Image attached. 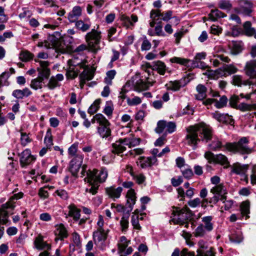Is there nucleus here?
I'll list each match as a JSON object with an SVG mask.
<instances>
[{
    "mask_svg": "<svg viewBox=\"0 0 256 256\" xmlns=\"http://www.w3.org/2000/svg\"><path fill=\"white\" fill-rule=\"evenodd\" d=\"M188 134L186 138V143L196 148L198 142L200 140L208 142L212 140L208 144L210 148L213 150H220L221 148H225V144L223 145L221 141L218 138L213 136L212 128L205 124L200 123L191 126L187 128Z\"/></svg>",
    "mask_w": 256,
    "mask_h": 256,
    "instance_id": "nucleus-1",
    "label": "nucleus"
},
{
    "mask_svg": "<svg viewBox=\"0 0 256 256\" xmlns=\"http://www.w3.org/2000/svg\"><path fill=\"white\" fill-rule=\"evenodd\" d=\"M86 168V165H83L80 172L81 177L86 176L84 178V181L88 184L85 192L94 195L98 192V190L100 186L98 183L104 182L106 181L108 176V172L107 170L104 168H101L100 170L96 169L87 170Z\"/></svg>",
    "mask_w": 256,
    "mask_h": 256,
    "instance_id": "nucleus-2",
    "label": "nucleus"
},
{
    "mask_svg": "<svg viewBox=\"0 0 256 256\" xmlns=\"http://www.w3.org/2000/svg\"><path fill=\"white\" fill-rule=\"evenodd\" d=\"M72 62V64H70V66L68 71V76L72 78H74L78 76L80 70L76 66H78L80 68L84 69L80 75V86L82 88L86 81H89L93 78L94 75L89 70L86 68V66L84 62L76 63L74 61H69L70 63Z\"/></svg>",
    "mask_w": 256,
    "mask_h": 256,
    "instance_id": "nucleus-3",
    "label": "nucleus"
},
{
    "mask_svg": "<svg viewBox=\"0 0 256 256\" xmlns=\"http://www.w3.org/2000/svg\"><path fill=\"white\" fill-rule=\"evenodd\" d=\"M249 140L246 137H242L236 142H226L225 148L234 153L242 154H250L253 152V149L248 146Z\"/></svg>",
    "mask_w": 256,
    "mask_h": 256,
    "instance_id": "nucleus-4",
    "label": "nucleus"
},
{
    "mask_svg": "<svg viewBox=\"0 0 256 256\" xmlns=\"http://www.w3.org/2000/svg\"><path fill=\"white\" fill-rule=\"evenodd\" d=\"M172 213V222L174 224L182 225L192 216V212L189 208L184 206L182 209L178 208H174Z\"/></svg>",
    "mask_w": 256,
    "mask_h": 256,
    "instance_id": "nucleus-5",
    "label": "nucleus"
},
{
    "mask_svg": "<svg viewBox=\"0 0 256 256\" xmlns=\"http://www.w3.org/2000/svg\"><path fill=\"white\" fill-rule=\"evenodd\" d=\"M40 67L38 68V76L33 80V89L38 90L42 87V81L44 78H48L50 74V70L48 68L49 62L47 61L39 62Z\"/></svg>",
    "mask_w": 256,
    "mask_h": 256,
    "instance_id": "nucleus-6",
    "label": "nucleus"
},
{
    "mask_svg": "<svg viewBox=\"0 0 256 256\" xmlns=\"http://www.w3.org/2000/svg\"><path fill=\"white\" fill-rule=\"evenodd\" d=\"M101 32L94 29L88 32L86 36V40L89 49L94 52H96L100 49L99 44L101 39Z\"/></svg>",
    "mask_w": 256,
    "mask_h": 256,
    "instance_id": "nucleus-7",
    "label": "nucleus"
},
{
    "mask_svg": "<svg viewBox=\"0 0 256 256\" xmlns=\"http://www.w3.org/2000/svg\"><path fill=\"white\" fill-rule=\"evenodd\" d=\"M14 205L11 204L10 202H8L6 203L3 204L0 208V224H6L8 222L7 218L8 214H12L11 212L14 208ZM4 227L0 226V238L4 234Z\"/></svg>",
    "mask_w": 256,
    "mask_h": 256,
    "instance_id": "nucleus-8",
    "label": "nucleus"
},
{
    "mask_svg": "<svg viewBox=\"0 0 256 256\" xmlns=\"http://www.w3.org/2000/svg\"><path fill=\"white\" fill-rule=\"evenodd\" d=\"M254 4L250 0H241L239 2V6L234 9L236 12L244 16H250L252 12Z\"/></svg>",
    "mask_w": 256,
    "mask_h": 256,
    "instance_id": "nucleus-9",
    "label": "nucleus"
},
{
    "mask_svg": "<svg viewBox=\"0 0 256 256\" xmlns=\"http://www.w3.org/2000/svg\"><path fill=\"white\" fill-rule=\"evenodd\" d=\"M84 157L82 154L74 156L70 162L69 170L74 176H77L80 168L82 166Z\"/></svg>",
    "mask_w": 256,
    "mask_h": 256,
    "instance_id": "nucleus-10",
    "label": "nucleus"
},
{
    "mask_svg": "<svg viewBox=\"0 0 256 256\" xmlns=\"http://www.w3.org/2000/svg\"><path fill=\"white\" fill-rule=\"evenodd\" d=\"M108 230H96L93 232L92 238L94 244L100 249L104 248V244L108 237Z\"/></svg>",
    "mask_w": 256,
    "mask_h": 256,
    "instance_id": "nucleus-11",
    "label": "nucleus"
},
{
    "mask_svg": "<svg viewBox=\"0 0 256 256\" xmlns=\"http://www.w3.org/2000/svg\"><path fill=\"white\" fill-rule=\"evenodd\" d=\"M34 246L38 250H44V252L40 254L39 256H48L50 253L48 250L51 249V246L44 242L43 240V236L41 235H38L35 239Z\"/></svg>",
    "mask_w": 256,
    "mask_h": 256,
    "instance_id": "nucleus-12",
    "label": "nucleus"
},
{
    "mask_svg": "<svg viewBox=\"0 0 256 256\" xmlns=\"http://www.w3.org/2000/svg\"><path fill=\"white\" fill-rule=\"evenodd\" d=\"M52 39H55V38L52 37ZM40 48H55L58 50H60L62 53H64L66 52V50L65 48L62 46H61V44H60L59 40H54V42H52V44L46 40H42L40 42H38L36 44Z\"/></svg>",
    "mask_w": 256,
    "mask_h": 256,
    "instance_id": "nucleus-13",
    "label": "nucleus"
},
{
    "mask_svg": "<svg viewBox=\"0 0 256 256\" xmlns=\"http://www.w3.org/2000/svg\"><path fill=\"white\" fill-rule=\"evenodd\" d=\"M148 68H152L153 70L158 72L160 75H164L167 70L166 64L160 60L153 62L151 64H147Z\"/></svg>",
    "mask_w": 256,
    "mask_h": 256,
    "instance_id": "nucleus-14",
    "label": "nucleus"
},
{
    "mask_svg": "<svg viewBox=\"0 0 256 256\" xmlns=\"http://www.w3.org/2000/svg\"><path fill=\"white\" fill-rule=\"evenodd\" d=\"M126 205L127 206L128 208L127 212L128 214L132 210L133 206L135 204L136 202V194L133 189L130 188L126 194Z\"/></svg>",
    "mask_w": 256,
    "mask_h": 256,
    "instance_id": "nucleus-15",
    "label": "nucleus"
},
{
    "mask_svg": "<svg viewBox=\"0 0 256 256\" xmlns=\"http://www.w3.org/2000/svg\"><path fill=\"white\" fill-rule=\"evenodd\" d=\"M55 228L54 234L56 236L55 238L56 241L63 240L68 236V230L62 224L56 225Z\"/></svg>",
    "mask_w": 256,
    "mask_h": 256,
    "instance_id": "nucleus-16",
    "label": "nucleus"
},
{
    "mask_svg": "<svg viewBox=\"0 0 256 256\" xmlns=\"http://www.w3.org/2000/svg\"><path fill=\"white\" fill-rule=\"evenodd\" d=\"M138 163L142 168L151 167L154 165L158 164V159L155 157H144L141 156L139 158Z\"/></svg>",
    "mask_w": 256,
    "mask_h": 256,
    "instance_id": "nucleus-17",
    "label": "nucleus"
},
{
    "mask_svg": "<svg viewBox=\"0 0 256 256\" xmlns=\"http://www.w3.org/2000/svg\"><path fill=\"white\" fill-rule=\"evenodd\" d=\"M232 84L238 86H241L242 85H256V79L243 80L242 76L235 75L232 77Z\"/></svg>",
    "mask_w": 256,
    "mask_h": 256,
    "instance_id": "nucleus-18",
    "label": "nucleus"
},
{
    "mask_svg": "<svg viewBox=\"0 0 256 256\" xmlns=\"http://www.w3.org/2000/svg\"><path fill=\"white\" fill-rule=\"evenodd\" d=\"M244 70L246 74L254 78L256 76V60H252L248 61L245 65Z\"/></svg>",
    "mask_w": 256,
    "mask_h": 256,
    "instance_id": "nucleus-19",
    "label": "nucleus"
},
{
    "mask_svg": "<svg viewBox=\"0 0 256 256\" xmlns=\"http://www.w3.org/2000/svg\"><path fill=\"white\" fill-rule=\"evenodd\" d=\"M238 68L233 64H226L216 70V72L222 76H226L236 73Z\"/></svg>",
    "mask_w": 256,
    "mask_h": 256,
    "instance_id": "nucleus-20",
    "label": "nucleus"
},
{
    "mask_svg": "<svg viewBox=\"0 0 256 256\" xmlns=\"http://www.w3.org/2000/svg\"><path fill=\"white\" fill-rule=\"evenodd\" d=\"M110 123L107 120V122L104 124H100L97 128L98 132L102 138H108L110 135L111 130L110 128Z\"/></svg>",
    "mask_w": 256,
    "mask_h": 256,
    "instance_id": "nucleus-21",
    "label": "nucleus"
},
{
    "mask_svg": "<svg viewBox=\"0 0 256 256\" xmlns=\"http://www.w3.org/2000/svg\"><path fill=\"white\" fill-rule=\"evenodd\" d=\"M106 192L108 196L112 198H118L120 197L122 190V187L115 188L114 186H110L106 188Z\"/></svg>",
    "mask_w": 256,
    "mask_h": 256,
    "instance_id": "nucleus-22",
    "label": "nucleus"
},
{
    "mask_svg": "<svg viewBox=\"0 0 256 256\" xmlns=\"http://www.w3.org/2000/svg\"><path fill=\"white\" fill-rule=\"evenodd\" d=\"M82 14V9L79 6L74 7L72 10L68 14V18L70 22H76L78 17Z\"/></svg>",
    "mask_w": 256,
    "mask_h": 256,
    "instance_id": "nucleus-23",
    "label": "nucleus"
},
{
    "mask_svg": "<svg viewBox=\"0 0 256 256\" xmlns=\"http://www.w3.org/2000/svg\"><path fill=\"white\" fill-rule=\"evenodd\" d=\"M125 146L126 145L124 144V139H120L118 141H116L115 143L112 144V152L116 154L122 153L126 150Z\"/></svg>",
    "mask_w": 256,
    "mask_h": 256,
    "instance_id": "nucleus-24",
    "label": "nucleus"
},
{
    "mask_svg": "<svg viewBox=\"0 0 256 256\" xmlns=\"http://www.w3.org/2000/svg\"><path fill=\"white\" fill-rule=\"evenodd\" d=\"M232 172L237 174H244L248 169V165L240 164L239 163L233 164L232 166Z\"/></svg>",
    "mask_w": 256,
    "mask_h": 256,
    "instance_id": "nucleus-25",
    "label": "nucleus"
},
{
    "mask_svg": "<svg viewBox=\"0 0 256 256\" xmlns=\"http://www.w3.org/2000/svg\"><path fill=\"white\" fill-rule=\"evenodd\" d=\"M64 80V76L62 74H58L56 76H52L50 78L48 84L49 88L52 90L57 86H59L58 82Z\"/></svg>",
    "mask_w": 256,
    "mask_h": 256,
    "instance_id": "nucleus-26",
    "label": "nucleus"
},
{
    "mask_svg": "<svg viewBox=\"0 0 256 256\" xmlns=\"http://www.w3.org/2000/svg\"><path fill=\"white\" fill-rule=\"evenodd\" d=\"M130 242V241L128 240L126 236H121L117 244L118 253L121 254L124 252L125 250Z\"/></svg>",
    "mask_w": 256,
    "mask_h": 256,
    "instance_id": "nucleus-27",
    "label": "nucleus"
},
{
    "mask_svg": "<svg viewBox=\"0 0 256 256\" xmlns=\"http://www.w3.org/2000/svg\"><path fill=\"white\" fill-rule=\"evenodd\" d=\"M90 26L91 22L88 18L84 19V20H80L76 22V26L82 32L88 30Z\"/></svg>",
    "mask_w": 256,
    "mask_h": 256,
    "instance_id": "nucleus-28",
    "label": "nucleus"
},
{
    "mask_svg": "<svg viewBox=\"0 0 256 256\" xmlns=\"http://www.w3.org/2000/svg\"><path fill=\"white\" fill-rule=\"evenodd\" d=\"M32 162V156L30 150H25L22 154L20 158V162L22 166H24L30 164Z\"/></svg>",
    "mask_w": 256,
    "mask_h": 256,
    "instance_id": "nucleus-29",
    "label": "nucleus"
},
{
    "mask_svg": "<svg viewBox=\"0 0 256 256\" xmlns=\"http://www.w3.org/2000/svg\"><path fill=\"white\" fill-rule=\"evenodd\" d=\"M244 33L248 36H254L256 38V32L254 28L252 27L250 22L247 21L243 24Z\"/></svg>",
    "mask_w": 256,
    "mask_h": 256,
    "instance_id": "nucleus-30",
    "label": "nucleus"
},
{
    "mask_svg": "<svg viewBox=\"0 0 256 256\" xmlns=\"http://www.w3.org/2000/svg\"><path fill=\"white\" fill-rule=\"evenodd\" d=\"M183 80L170 81L166 84V86L168 90L173 91L178 90L180 88L184 86L183 84Z\"/></svg>",
    "mask_w": 256,
    "mask_h": 256,
    "instance_id": "nucleus-31",
    "label": "nucleus"
},
{
    "mask_svg": "<svg viewBox=\"0 0 256 256\" xmlns=\"http://www.w3.org/2000/svg\"><path fill=\"white\" fill-rule=\"evenodd\" d=\"M196 91L198 94L196 95V98L198 100H204L206 96V87L202 84H199L196 88Z\"/></svg>",
    "mask_w": 256,
    "mask_h": 256,
    "instance_id": "nucleus-32",
    "label": "nucleus"
},
{
    "mask_svg": "<svg viewBox=\"0 0 256 256\" xmlns=\"http://www.w3.org/2000/svg\"><path fill=\"white\" fill-rule=\"evenodd\" d=\"M226 15L218 9L212 10L208 14V18L212 21H216L218 18H224Z\"/></svg>",
    "mask_w": 256,
    "mask_h": 256,
    "instance_id": "nucleus-33",
    "label": "nucleus"
},
{
    "mask_svg": "<svg viewBox=\"0 0 256 256\" xmlns=\"http://www.w3.org/2000/svg\"><path fill=\"white\" fill-rule=\"evenodd\" d=\"M214 163L219 164L224 166V168L230 166L228 158L224 154H218L216 155Z\"/></svg>",
    "mask_w": 256,
    "mask_h": 256,
    "instance_id": "nucleus-34",
    "label": "nucleus"
},
{
    "mask_svg": "<svg viewBox=\"0 0 256 256\" xmlns=\"http://www.w3.org/2000/svg\"><path fill=\"white\" fill-rule=\"evenodd\" d=\"M212 219L211 216H204L202 219L204 224H202L206 230L208 232L212 231L213 229V224L212 222Z\"/></svg>",
    "mask_w": 256,
    "mask_h": 256,
    "instance_id": "nucleus-35",
    "label": "nucleus"
},
{
    "mask_svg": "<svg viewBox=\"0 0 256 256\" xmlns=\"http://www.w3.org/2000/svg\"><path fill=\"white\" fill-rule=\"evenodd\" d=\"M150 18L152 20H154L156 24H160L162 23V19L160 16V10H152L150 12Z\"/></svg>",
    "mask_w": 256,
    "mask_h": 256,
    "instance_id": "nucleus-36",
    "label": "nucleus"
},
{
    "mask_svg": "<svg viewBox=\"0 0 256 256\" xmlns=\"http://www.w3.org/2000/svg\"><path fill=\"white\" fill-rule=\"evenodd\" d=\"M69 209L68 215L73 217L76 220H78L80 218V212L74 204H70L68 207Z\"/></svg>",
    "mask_w": 256,
    "mask_h": 256,
    "instance_id": "nucleus-37",
    "label": "nucleus"
},
{
    "mask_svg": "<svg viewBox=\"0 0 256 256\" xmlns=\"http://www.w3.org/2000/svg\"><path fill=\"white\" fill-rule=\"evenodd\" d=\"M124 144L130 148L140 144V138H124Z\"/></svg>",
    "mask_w": 256,
    "mask_h": 256,
    "instance_id": "nucleus-38",
    "label": "nucleus"
},
{
    "mask_svg": "<svg viewBox=\"0 0 256 256\" xmlns=\"http://www.w3.org/2000/svg\"><path fill=\"white\" fill-rule=\"evenodd\" d=\"M210 192L213 194L218 196H220V194H225L226 193L225 188L222 184L215 186L210 189Z\"/></svg>",
    "mask_w": 256,
    "mask_h": 256,
    "instance_id": "nucleus-39",
    "label": "nucleus"
},
{
    "mask_svg": "<svg viewBox=\"0 0 256 256\" xmlns=\"http://www.w3.org/2000/svg\"><path fill=\"white\" fill-rule=\"evenodd\" d=\"M213 118L221 122H227L230 119V116L228 114H221L216 112L212 114Z\"/></svg>",
    "mask_w": 256,
    "mask_h": 256,
    "instance_id": "nucleus-40",
    "label": "nucleus"
},
{
    "mask_svg": "<svg viewBox=\"0 0 256 256\" xmlns=\"http://www.w3.org/2000/svg\"><path fill=\"white\" fill-rule=\"evenodd\" d=\"M230 46L231 48L230 52L232 54H237L242 50V43L240 42H232Z\"/></svg>",
    "mask_w": 256,
    "mask_h": 256,
    "instance_id": "nucleus-41",
    "label": "nucleus"
},
{
    "mask_svg": "<svg viewBox=\"0 0 256 256\" xmlns=\"http://www.w3.org/2000/svg\"><path fill=\"white\" fill-rule=\"evenodd\" d=\"M172 63H176L180 65L186 66L190 61L189 59L174 56L170 60Z\"/></svg>",
    "mask_w": 256,
    "mask_h": 256,
    "instance_id": "nucleus-42",
    "label": "nucleus"
},
{
    "mask_svg": "<svg viewBox=\"0 0 256 256\" xmlns=\"http://www.w3.org/2000/svg\"><path fill=\"white\" fill-rule=\"evenodd\" d=\"M96 122L100 124H104V122H107V119L100 114H96L92 119L90 123H94Z\"/></svg>",
    "mask_w": 256,
    "mask_h": 256,
    "instance_id": "nucleus-43",
    "label": "nucleus"
},
{
    "mask_svg": "<svg viewBox=\"0 0 256 256\" xmlns=\"http://www.w3.org/2000/svg\"><path fill=\"white\" fill-rule=\"evenodd\" d=\"M148 84H146V82L142 80H140V82L138 81L136 82L134 86V90L136 91L140 92L142 90H147L148 88Z\"/></svg>",
    "mask_w": 256,
    "mask_h": 256,
    "instance_id": "nucleus-44",
    "label": "nucleus"
},
{
    "mask_svg": "<svg viewBox=\"0 0 256 256\" xmlns=\"http://www.w3.org/2000/svg\"><path fill=\"white\" fill-rule=\"evenodd\" d=\"M230 240L236 243L240 242L243 239L242 234L240 231H237L235 233L231 234L230 236Z\"/></svg>",
    "mask_w": 256,
    "mask_h": 256,
    "instance_id": "nucleus-45",
    "label": "nucleus"
},
{
    "mask_svg": "<svg viewBox=\"0 0 256 256\" xmlns=\"http://www.w3.org/2000/svg\"><path fill=\"white\" fill-rule=\"evenodd\" d=\"M206 232L203 224H200L196 228L193 234L196 237H202L206 234Z\"/></svg>",
    "mask_w": 256,
    "mask_h": 256,
    "instance_id": "nucleus-46",
    "label": "nucleus"
},
{
    "mask_svg": "<svg viewBox=\"0 0 256 256\" xmlns=\"http://www.w3.org/2000/svg\"><path fill=\"white\" fill-rule=\"evenodd\" d=\"M214 106L218 108H220L226 106L228 102V98L226 96H222L219 100H214Z\"/></svg>",
    "mask_w": 256,
    "mask_h": 256,
    "instance_id": "nucleus-47",
    "label": "nucleus"
},
{
    "mask_svg": "<svg viewBox=\"0 0 256 256\" xmlns=\"http://www.w3.org/2000/svg\"><path fill=\"white\" fill-rule=\"evenodd\" d=\"M100 100H96L88 109V112L90 114L96 113L100 108Z\"/></svg>",
    "mask_w": 256,
    "mask_h": 256,
    "instance_id": "nucleus-48",
    "label": "nucleus"
},
{
    "mask_svg": "<svg viewBox=\"0 0 256 256\" xmlns=\"http://www.w3.org/2000/svg\"><path fill=\"white\" fill-rule=\"evenodd\" d=\"M218 6L220 8L227 11H230L232 8V4L230 1L228 0H222L220 1Z\"/></svg>",
    "mask_w": 256,
    "mask_h": 256,
    "instance_id": "nucleus-49",
    "label": "nucleus"
},
{
    "mask_svg": "<svg viewBox=\"0 0 256 256\" xmlns=\"http://www.w3.org/2000/svg\"><path fill=\"white\" fill-rule=\"evenodd\" d=\"M106 76L104 78V82L109 85L112 84V80L114 78L116 74V71L115 70H110L106 72Z\"/></svg>",
    "mask_w": 256,
    "mask_h": 256,
    "instance_id": "nucleus-50",
    "label": "nucleus"
},
{
    "mask_svg": "<svg viewBox=\"0 0 256 256\" xmlns=\"http://www.w3.org/2000/svg\"><path fill=\"white\" fill-rule=\"evenodd\" d=\"M166 121L161 120H159L157 123V126L154 130L158 134L162 133L164 129H166Z\"/></svg>",
    "mask_w": 256,
    "mask_h": 256,
    "instance_id": "nucleus-51",
    "label": "nucleus"
},
{
    "mask_svg": "<svg viewBox=\"0 0 256 256\" xmlns=\"http://www.w3.org/2000/svg\"><path fill=\"white\" fill-rule=\"evenodd\" d=\"M44 143L46 144V147L49 149L50 148L51 146L53 144L50 129H48L47 130L46 136L44 138Z\"/></svg>",
    "mask_w": 256,
    "mask_h": 256,
    "instance_id": "nucleus-52",
    "label": "nucleus"
},
{
    "mask_svg": "<svg viewBox=\"0 0 256 256\" xmlns=\"http://www.w3.org/2000/svg\"><path fill=\"white\" fill-rule=\"evenodd\" d=\"M142 100L141 98L138 96H134L132 98H127V104L130 106H136L140 104Z\"/></svg>",
    "mask_w": 256,
    "mask_h": 256,
    "instance_id": "nucleus-53",
    "label": "nucleus"
},
{
    "mask_svg": "<svg viewBox=\"0 0 256 256\" xmlns=\"http://www.w3.org/2000/svg\"><path fill=\"white\" fill-rule=\"evenodd\" d=\"M138 20V16L136 15L132 14L130 18L126 17L125 18V22L126 26L130 28V26H133V22H136Z\"/></svg>",
    "mask_w": 256,
    "mask_h": 256,
    "instance_id": "nucleus-54",
    "label": "nucleus"
},
{
    "mask_svg": "<svg viewBox=\"0 0 256 256\" xmlns=\"http://www.w3.org/2000/svg\"><path fill=\"white\" fill-rule=\"evenodd\" d=\"M220 200V196L214 194L212 197L209 198H204L202 202V206H204L205 202H208L212 204H216Z\"/></svg>",
    "mask_w": 256,
    "mask_h": 256,
    "instance_id": "nucleus-55",
    "label": "nucleus"
},
{
    "mask_svg": "<svg viewBox=\"0 0 256 256\" xmlns=\"http://www.w3.org/2000/svg\"><path fill=\"white\" fill-rule=\"evenodd\" d=\"M120 224L122 228V232H126L127 230L128 227V216H123L121 218L120 221Z\"/></svg>",
    "mask_w": 256,
    "mask_h": 256,
    "instance_id": "nucleus-56",
    "label": "nucleus"
},
{
    "mask_svg": "<svg viewBox=\"0 0 256 256\" xmlns=\"http://www.w3.org/2000/svg\"><path fill=\"white\" fill-rule=\"evenodd\" d=\"M250 203L248 202H243L240 206L241 213L242 215H246L249 213Z\"/></svg>",
    "mask_w": 256,
    "mask_h": 256,
    "instance_id": "nucleus-57",
    "label": "nucleus"
},
{
    "mask_svg": "<svg viewBox=\"0 0 256 256\" xmlns=\"http://www.w3.org/2000/svg\"><path fill=\"white\" fill-rule=\"evenodd\" d=\"M172 15V10H167L163 12L160 11L161 18L164 22H168L170 19H171Z\"/></svg>",
    "mask_w": 256,
    "mask_h": 256,
    "instance_id": "nucleus-58",
    "label": "nucleus"
},
{
    "mask_svg": "<svg viewBox=\"0 0 256 256\" xmlns=\"http://www.w3.org/2000/svg\"><path fill=\"white\" fill-rule=\"evenodd\" d=\"M131 222L134 228L140 230L141 227L139 224V216L138 215H132V216Z\"/></svg>",
    "mask_w": 256,
    "mask_h": 256,
    "instance_id": "nucleus-59",
    "label": "nucleus"
},
{
    "mask_svg": "<svg viewBox=\"0 0 256 256\" xmlns=\"http://www.w3.org/2000/svg\"><path fill=\"white\" fill-rule=\"evenodd\" d=\"M19 58L23 62H28L31 58V54L26 50H22L20 54Z\"/></svg>",
    "mask_w": 256,
    "mask_h": 256,
    "instance_id": "nucleus-60",
    "label": "nucleus"
},
{
    "mask_svg": "<svg viewBox=\"0 0 256 256\" xmlns=\"http://www.w3.org/2000/svg\"><path fill=\"white\" fill-rule=\"evenodd\" d=\"M72 240L74 245L78 248L82 246V242L80 236L78 234V233L74 232L72 234Z\"/></svg>",
    "mask_w": 256,
    "mask_h": 256,
    "instance_id": "nucleus-61",
    "label": "nucleus"
},
{
    "mask_svg": "<svg viewBox=\"0 0 256 256\" xmlns=\"http://www.w3.org/2000/svg\"><path fill=\"white\" fill-rule=\"evenodd\" d=\"M239 96L234 95L232 96L230 100V105L231 107L236 109L238 105V103L239 102Z\"/></svg>",
    "mask_w": 256,
    "mask_h": 256,
    "instance_id": "nucleus-62",
    "label": "nucleus"
},
{
    "mask_svg": "<svg viewBox=\"0 0 256 256\" xmlns=\"http://www.w3.org/2000/svg\"><path fill=\"white\" fill-rule=\"evenodd\" d=\"M252 108V105L242 102L238 105L236 109L242 112H246L251 110Z\"/></svg>",
    "mask_w": 256,
    "mask_h": 256,
    "instance_id": "nucleus-63",
    "label": "nucleus"
},
{
    "mask_svg": "<svg viewBox=\"0 0 256 256\" xmlns=\"http://www.w3.org/2000/svg\"><path fill=\"white\" fill-rule=\"evenodd\" d=\"M77 151L78 144H72L68 149V154L71 157H74L78 155V154H76Z\"/></svg>",
    "mask_w": 256,
    "mask_h": 256,
    "instance_id": "nucleus-64",
    "label": "nucleus"
}]
</instances>
